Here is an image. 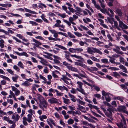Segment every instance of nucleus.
<instances>
[{
	"label": "nucleus",
	"instance_id": "nucleus-1",
	"mask_svg": "<svg viewBox=\"0 0 128 128\" xmlns=\"http://www.w3.org/2000/svg\"><path fill=\"white\" fill-rule=\"evenodd\" d=\"M16 36L18 37L20 39H22L23 41L26 42H28L27 43H25L23 42H22L21 41L18 39L17 38L14 37V36H12V38H13L16 40V42H19V43H22L24 45H26L27 46H28L29 44H30V42H29V40H26L24 38V37L22 36V35L18 34L16 35Z\"/></svg>",
	"mask_w": 128,
	"mask_h": 128
},
{
	"label": "nucleus",
	"instance_id": "nucleus-2",
	"mask_svg": "<svg viewBox=\"0 0 128 128\" xmlns=\"http://www.w3.org/2000/svg\"><path fill=\"white\" fill-rule=\"evenodd\" d=\"M92 49L93 50H92L90 47H88V48L87 49L88 52L89 54H92V52L94 53L96 52L98 53L100 55H102V52L98 49H97L94 48H92Z\"/></svg>",
	"mask_w": 128,
	"mask_h": 128
},
{
	"label": "nucleus",
	"instance_id": "nucleus-3",
	"mask_svg": "<svg viewBox=\"0 0 128 128\" xmlns=\"http://www.w3.org/2000/svg\"><path fill=\"white\" fill-rule=\"evenodd\" d=\"M117 108L118 111L120 112H123L128 115V111L126 110V107L125 106H119Z\"/></svg>",
	"mask_w": 128,
	"mask_h": 128
},
{
	"label": "nucleus",
	"instance_id": "nucleus-4",
	"mask_svg": "<svg viewBox=\"0 0 128 128\" xmlns=\"http://www.w3.org/2000/svg\"><path fill=\"white\" fill-rule=\"evenodd\" d=\"M37 58L41 60L42 61H40V62L44 65L46 66H48V64L44 63V62L46 63H48V62L46 60L43 58H42L40 57L38 55Z\"/></svg>",
	"mask_w": 128,
	"mask_h": 128
},
{
	"label": "nucleus",
	"instance_id": "nucleus-5",
	"mask_svg": "<svg viewBox=\"0 0 128 128\" xmlns=\"http://www.w3.org/2000/svg\"><path fill=\"white\" fill-rule=\"evenodd\" d=\"M32 40L33 42L36 43H33L32 44L33 46H35L36 48L38 47V45H41V42H39L38 40L35 39L34 38H32Z\"/></svg>",
	"mask_w": 128,
	"mask_h": 128
},
{
	"label": "nucleus",
	"instance_id": "nucleus-6",
	"mask_svg": "<svg viewBox=\"0 0 128 128\" xmlns=\"http://www.w3.org/2000/svg\"><path fill=\"white\" fill-rule=\"evenodd\" d=\"M14 52L15 53L18 55L20 56H24L26 57H28L29 56V55L26 52H24L20 53L18 52H15L14 51Z\"/></svg>",
	"mask_w": 128,
	"mask_h": 128
},
{
	"label": "nucleus",
	"instance_id": "nucleus-7",
	"mask_svg": "<svg viewBox=\"0 0 128 128\" xmlns=\"http://www.w3.org/2000/svg\"><path fill=\"white\" fill-rule=\"evenodd\" d=\"M48 101L50 103L52 104L58 103L57 101V99L54 98H52L48 100Z\"/></svg>",
	"mask_w": 128,
	"mask_h": 128
},
{
	"label": "nucleus",
	"instance_id": "nucleus-8",
	"mask_svg": "<svg viewBox=\"0 0 128 128\" xmlns=\"http://www.w3.org/2000/svg\"><path fill=\"white\" fill-rule=\"evenodd\" d=\"M40 104L42 105L46 109H47L48 103L46 100L42 101L40 100Z\"/></svg>",
	"mask_w": 128,
	"mask_h": 128
},
{
	"label": "nucleus",
	"instance_id": "nucleus-9",
	"mask_svg": "<svg viewBox=\"0 0 128 128\" xmlns=\"http://www.w3.org/2000/svg\"><path fill=\"white\" fill-rule=\"evenodd\" d=\"M57 88L58 89L61 90V91H63L64 90H66L68 91V89L64 86H58Z\"/></svg>",
	"mask_w": 128,
	"mask_h": 128
},
{
	"label": "nucleus",
	"instance_id": "nucleus-10",
	"mask_svg": "<svg viewBox=\"0 0 128 128\" xmlns=\"http://www.w3.org/2000/svg\"><path fill=\"white\" fill-rule=\"evenodd\" d=\"M120 68L122 70H123V72L126 73H128V72L127 71V69L123 65L121 64L119 66Z\"/></svg>",
	"mask_w": 128,
	"mask_h": 128
},
{
	"label": "nucleus",
	"instance_id": "nucleus-11",
	"mask_svg": "<svg viewBox=\"0 0 128 128\" xmlns=\"http://www.w3.org/2000/svg\"><path fill=\"white\" fill-rule=\"evenodd\" d=\"M91 68L92 69V70L89 68V67L87 68L88 70L91 72H92V71L96 72L98 70V69L96 67H91Z\"/></svg>",
	"mask_w": 128,
	"mask_h": 128
},
{
	"label": "nucleus",
	"instance_id": "nucleus-12",
	"mask_svg": "<svg viewBox=\"0 0 128 128\" xmlns=\"http://www.w3.org/2000/svg\"><path fill=\"white\" fill-rule=\"evenodd\" d=\"M77 90L80 92L81 93L83 94L84 95H86V94L84 90L82 88H80L79 89L78 88H77L76 89Z\"/></svg>",
	"mask_w": 128,
	"mask_h": 128
},
{
	"label": "nucleus",
	"instance_id": "nucleus-13",
	"mask_svg": "<svg viewBox=\"0 0 128 128\" xmlns=\"http://www.w3.org/2000/svg\"><path fill=\"white\" fill-rule=\"evenodd\" d=\"M37 95L38 96V98L40 102V100L42 101L44 100H46L43 96L40 94H38Z\"/></svg>",
	"mask_w": 128,
	"mask_h": 128
},
{
	"label": "nucleus",
	"instance_id": "nucleus-14",
	"mask_svg": "<svg viewBox=\"0 0 128 128\" xmlns=\"http://www.w3.org/2000/svg\"><path fill=\"white\" fill-rule=\"evenodd\" d=\"M115 46H116V49L115 48H114L113 49V50L114 51L118 54L120 52L119 50H120V48L119 46H116V45Z\"/></svg>",
	"mask_w": 128,
	"mask_h": 128
},
{
	"label": "nucleus",
	"instance_id": "nucleus-15",
	"mask_svg": "<svg viewBox=\"0 0 128 128\" xmlns=\"http://www.w3.org/2000/svg\"><path fill=\"white\" fill-rule=\"evenodd\" d=\"M109 22L111 24H113V22H114V19L113 18H110L108 17L107 18Z\"/></svg>",
	"mask_w": 128,
	"mask_h": 128
},
{
	"label": "nucleus",
	"instance_id": "nucleus-16",
	"mask_svg": "<svg viewBox=\"0 0 128 128\" xmlns=\"http://www.w3.org/2000/svg\"><path fill=\"white\" fill-rule=\"evenodd\" d=\"M30 85V83L27 81L25 82H24L22 84V85L26 87H27Z\"/></svg>",
	"mask_w": 128,
	"mask_h": 128
},
{
	"label": "nucleus",
	"instance_id": "nucleus-17",
	"mask_svg": "<svg viewBox=\"0 0 128 128\" xmlns=\"http://www.w3.org/2000/svg\"><path fill=\"white\" fill-rule=\"evenodd\" d=\"M69 68L68 70H69L76 72H78V70L76 68L71 66L69 67Z\"/></svg>",
	"mask_w": 128,
	"mask_h": 128
},
{
	"label": "nucleus",
	"instance_id": "nucleus-18",
	"mask_svg": "<svg viewBox=\"0 0 128 128\" xmlns=\"http://www.w3.org/2000/svg\"><path fill=\"white\" fill-rule=\"evenodd\" d=\"M116 11L119 16H122V12L121 10L120 9H118L116 10Z\"/></svg>",
	"mask_w": 128,
	"mask_h": 128
},
{
	"label": "nucleus",
	"instance_id": "nucleus-19",
	"mask_svg": "<svg viewBox=\"0 0 128 128\" xmlns=\"http://www.w3.org/2000/svg\"><path fill=\"white\" fill-rule=\"evenodd\" d=\"M0 77L6 80H7L9 82L10 81V79L8 77H6L5 76L0 75Z\"/></svg>",
	"mask_w": 128,
	"mask_h": 128
},
{
	"label": "nucleus",
	"instance_id": "nucleus-20",
	"mask_svg": "<svg viewBox=\"0 0 128 128\" xmlns=\"http://www.w3.org/2000/svg\"><path fill=\"white\" fill-rule=\"evenodd\" d=\"M55 46H57L59 48L61 49H62L63 50H67V49L66 48L60 45H58V44H56L55 45Z\"/></svg>",
	"mask_w": 128,
	"mask_h": 128
},
{
	"label": "nucleus",
	"instance_id": "nucleus-21",
	"mask_svg": "<svg viewBox=\"0 0 128 128\" xmlns=\"http://www.w3.org/2000/svg\"><path fill=\"white\" fill-rule=\"evenodd\" d=\"M78 107L79 108H77L78 110H79L81 111H82L81 109L83 110H85L86 108H85L83 107V106L80 105V104H78Z\"/></svg>",
	"mask_w": 128,
	"mask_h": 128
},
{
	"label": "nucleus",
	"instance_id": "nucleus-22",
	"mask_svg": "<svg viewBox=\"0 0 128 128\" xmlns=\"http://www.w3.org/2000/svg\"><path fill=\"white\" fill-rule=\"evenodd\" d=\"M116 125L119 128H124L123 124L121 122H120L119 123H117Z\"/></svg>",
	"mask_w": 128,
	"mask_h": 128
},
{
	"label": "nucleus",
	"instance_id": "nucleus-23",
	"mask_svg": "<svg viewBox=\"0 0 128 128\" xmlns=\"http://www.w3.org/2000/svg\"><path fill=\"white\" fill-rule=\"evenodd\" d=\"M39 118L41 121H44V119H46L47 117L46 115H43L42 116L40 117Z\"/></svg>",
	"mask_w": 128,
	"mask_h": 128
},
{
	"label": "nucleus",
	"instance_id": "nucleus-24",
	"mask_svg": "<svg viewBox=\"0 0 128 128\" xmlns=\"http://www.w3.org/2000/svg\"><path fill=\"white\" fill-rule=\"evenodd\" d=\"M63 99L64 100V102L66 104H68L70 102V100L64 97H63Z\"/></svg>",
	"mask_w": 128,
	"mask_h": 128
},
{
	"label": "nucleus",
	"instance_id": "nucleus-25",
	"mask_svg": "<svg viewBox=\"0 0 128 128\" xmlns=\"http://www.w3.org/2000/svg\"><path fill=\"white\" fill-rule=\"evenodd\" d=\"M63 64L64 66H66L68 69H69V67H70V66L71 65L70 64L67 63L66 62H63Z\"/></svg>",
	"mask_w": 128,
	"mask_h": 128
},
{
	"label": "nucleus",
	"instance_id": "nucleus-26",
	"mask_svg": "<svg viewBox=\"0 0 128 128\" xmlns=\"http://www.w3.org/2000/svg\"><path fill=\"white\" fill-rule=\"evenodd\" d=\"M112 74H112V76L115 77L116 78L117 76H120V75L116 72H112Z\"/></svg>",
	"mask_w": 128,
	"mask_h": 128
},
{
	"label": "nucleus",
	"instance_id": "nucleus-27",
	"mask_svg": "<svg viewBox=\"0 0 128 128\" xmlns=\"http://www.w3.org/2000/svg\"><path fill=\"white\" fill-rule=\"evenodd\" d=\"M58 13V15L60 16L62 18H64L66 17V14H65L64 13L62 14H61L58 12H57Z\"/></svg>",
	"mask_w": 128,
	"mask_h": 128
},
{
	"label": "nucleus",
	"instance_id": "nucleus-28",
	"mask_svg": "<svg viewBox=\"0 0 128 128\" xmlns=\"http://www.w3.org/2000/svg\"><path fill=\"white\" fill-rule=\"evenodd\" d=\"M68 124H72L74 123V121L72 119H70L68 120Z\"/></svg>",
	"mask_w": 128,
	"mask_h": 128
},
{
	"label": "nucleus",
	"instance_id": "nucleus-29",
	"mask_svg": "<svg viewBox=\"0 0 128 128\" xmlns=\"http://www.w3.org/2000/svg\"><path fill=\"white\" fill-rule=\"evenodd\" d=\"M91 112L95 116H96V117H99L101 118L102 117V116H100L99 114H98L96 113V112H94L92 110H91Z\"/></svg>",
	"mask_w": 128,
	"mask_h": 128
},
{
	"label": "nucleus",
	"instance_id": "nucleus-30",
	"mask_svg": "<svg viewBox=\"0 0 128 128\" xmlns=\"http://www.w3.org/2000/svg\"><path fill=\"white\" fill-rule=\"evenodd\" d=\"M65 56L66 58L71 63L73 62L70 59V56L69 55H68L66 54H65Z\"/></svg>",
	"mask_w": 128,
	"mask_h": 128
},
{
	"label": "nucleus",
	"instance_id": "nucleus-31",
	"mask_svg": "<svg viewBox=\"0 0 128 128\" xmlns=\"http://www.w3.org/2000/svg\"><path fill=\"white\" fill-rule=\"evenodd\" d=\"M101 61L103 63L106 64L108 63L109 62L108 61V60L106 58L102 59L101 60Z\"/></svg>",
	"mask_w": 128,
	"mask_h": 128
},
{
	"label": "nucleus",
	"instance_id": "nucleus-32",
	"mask_svg": "<svg viewBox=\"0 0 128 128\" xmlns=\"http://www.w3.org/2000/svg\"><path fill=\"white\" fill-rule=\"evenodd\" d=\"M18 65L21 68H22V69L24 68V66L22 62H19L18 64Z\"/></svg>",
	"mask_w": 128,
	"mask_h": 128
},
{
	"label": "nucleus",
	"instance_id": "nucleus-33",
	"mask_svg": "<svg viewBox=\"0 0 128 128\" xmlns=\"http://www.w3.org/2000/svg\"><path fill=\"white\" fill-rule=\"evenodd\" d=\"M32 25V26H37L38 24L36 22L32 21H30L29 22Z\"/></svg>",
	"mask_w": 128,
	"mask_h": 128
},
{
	"label": "nucleus",
	"instance_id": "nucleus-34",
	"mask_svg": "<svg viewBox=\"0 0 128 128\" xmlns=\"http://www.w3.org/2000/svg\"><path fill=\"white\" fill-rule=\"evenodd\" d=\"M77 84L79 86V88H82L83 83L82 82L78 81L77 82Z\"/></svg>",
	"mask_w": 128,
	"mask_h": 128
},
{
	"label": "nucleus",
	"instance_id": "nucleus-35",
	"mask_svg": "<svg viewBox=\"0 0 128 128\" xmlns=\"http://www.w3.org/2000/svg\"><path fill=\"white\" fill-rule=\"evenodd\" d=\"M109 69L111 70H119V68L115 67H110L108 68Z\"/></svg>",
	"mask_w": 128,
	"mask_h": 128
},
{
	"label": "nucleus",
	"instance_id": "nucleus-36",
	"mask_svg": "<svg viewBox=\"0 0 128 128\" xmlns=\"http://www.w3.org/2000/svg\"><path fill=\"white\" fill-rule=\"evenodd\" d=\"M69 50L70 52L72 53H76L75 48L74 49L73 48H70L69 49Z\"/></svg>",
	"mask_w": 128,
	"mask_h": 128
},
{
	"label": "nucleus",
	"instance_id": "nucleus-37",
	"mask_svg": "<svg viewBox=\"0 0 128 128\" xmlns=\"http://www.w3.org/2000/svg\"><path fill=\"white\" fill-rule=\"evenodd\" d=\"M108 96V98H107L106 96L105 97L106 100V102H110L111 100V99L109 96H109Z\"/></svg>",
	"mask_w": 128,
	"mask_h": 128
},
{
	"label": "nucleus",
	"instance_id": "nucleus-38",
	"mask_svg": "<svg viewBox=\"0 0 128 128\" xmlns=\"http://www.w3.org/2000/svg\"><path fill=\"white\" fill-rule=\"evenodd\" d=\"M74 33L76 36L79 37H81L82 36V34L77 32H74Z\"/></svg>",
	"mask_w": 128,
	"mask_h": 128
},
{
	"label": "nucleus",
	"instance_id": "nucleus-39",
	"mask_svg": "<svg viewBox=\"0 0 128 128\" xmlns=\"http://www.w3.org/2000/svg\"><path fill=\"white\" fill-rule=\"evenodd\" d=\"M35 38L36 39H38L42 40H45L44 39V38L42 37L41 36H36L35 37Z\"/></svg>",
	"mask_w": 128,
	"mask_h": 128
},
{
	"label": "nucleus",
	"instance_id": "nucleus-40",
	"mask_svg": "<svg viewBox=\"0 0 128 128\" xmlns=\"http://www.w3.org/2000/svg\"><path fill=\"white\" fill-rule=\"evenodd\" d=\"M103 102L105 105L108 106L109 107H111V105L110 104L108 103V102L106 101H104Z\"/></svg>",
	"mask_w": 128,
	"mask_h": 128
},
{
	"label": "nucleus",
	"instance_id": "nucleus-41",
	"mask_svg": "<svg viewBox=\"0 0 128 128\" xmlns=\"http://www.w3.org/2000/svg\"><path fill=\"white\" fill-rule=\"evenodd\" d=\"M102 94L103 96H109V95L108 93H106L105 91L103 90L102 92Z\"/></svg>",
	"mask_w": 128,
	"mask_h": 128
},
{
	"label": "nucleus",
	"instance_id": "nucleus-42",
	"mask_svg": "<svg viewBox=\"0 0 128 128\" xmlns=\"http://www.w3.org/2000/svg\"><path fill=\"white\" fill-rule=\"evenodd\" d=\"M13 68L14 69L18 71V72L20 71V68L18 67L16 65H15L14 66Z\"/></svg>",
	"mask_w": 128,
	"mask_h": 128
},
{
	"label": "nucleus",
	"instance_id": "nucleus-43",
	"mask_svg": "<svg viewBox=\"0 0 128 128\" xmlns=\"http://www.w3.org/2000/svg\"><path fill=\"white\" fill-rule=\"evenodd\" d=\"M107 110L110 112V114H112V112H113L114 111L113 109L112 108H108L107 109Z\"/></svg>",
	"mask_w": 128,
	"mask_h": 128
},
{
	"label": "nucleus",
	"instance_id": "nucleus-44",
	"mask_svg": "<svg viewBox=\"0 0 128 128\" xmlns=\"http://www.w3.org/2000/svg\"><path fill=\"white\" fill-rule=\"evenodd\" d=\"M18 78V76H16L15 77H13L12 78V79L13 81L15 82H17V80Z\"/></svg>",
	"mask_w": 128,
	"mask_h": 128
},
{
	"label": "nucleus",
	"instance_id": "nucleus-45",
	"mask_svg": "<svg viewBox=\"0 0 128 128\" xmlns=\"http://www.w3.org/2000/svg\"><path fill=\"white\" fill-rule=\"evenodd\" d=\"M122 28H121L122 29H127L128 28V26H127L124 24V23L123 24V25L122 26Z\"/></svg>",
	"mask_w": 128,
	"mask_h": 128
},
{
	"label": "nucleus",
	"instance_id": "nucleus-46",
	"mask_svg": "<svg viewBox=\"0 0 128 128\" xmlns=\"http://www.w3.org/2000/svg\"><path fill=\"white\" fill-rule=\"evenodd\" d=\"M94 96L96 98H97L98 99L100 98L101 96L100 95V94H94Z\"/></svg>",
	"mask_w": 128,
	"mask_h": 128
},
{
	"label": "nucleus",
	"instance_id": "nucleus-47",
	"mask_svg": "<svg viewBox=\"0 0 128 128\" xmlns=\"http://www.w3.org/2000/svg\"><path fill=\"white\" fill-rule=\"evenodd\" d=\"M63 21L64 22L67 24L69 26H70L71 25V23L70 22H68L67 20H64Z\"/></svg>",
	"mask_w": 128,
	"mask_h": 128
},
{
	"label": "nucleus",
	"instance_id": "nucleus-48",
	"mask_svg": "<svg viewBox=\"0 0 128 128\" xmlns=\"http://www.w3.org/2000/svg\"><path fill=\"white\" fill-rule=\"evenodd\" d=\"M8 32H8V34H6L7 35H8L9 36H11V35L9 34L10 33L11 34H13L14 33V32L12 30H8Z\"/></svg>",
	"mask_w": 128,
	"mask_h": 128
},
{
	"label": "nucleus",
	"instance_id": "nucleus-49",
	"mask_svg": "<svg viewBox=\"0 0 128 128\" xmlns=\"http://www.w3.org/2000/svg\"><path fill=\"white\" fill-rule=\"evenodd\" d=\"M120 86L123 89H126L127 87L124 84H122L120 85Z\"/></svg>",
	"mask_w": 128,
	"mask_h": 128
},
{
	"label": "nucleus",
	"instance_id": "nucleus-50",
	"mask_svg": "<svg viewBox=\"0 0 128 128\" xmlns=\"http://www.w3.org/2000/svg\"><path fill=\"white\" fill-rule=\"evenodd\" d=\"M6 70L11 74L14 75V72L11 69H7Z\"/></svg>",
	"mask_w": 128,
	"mask_h": 128
},
{
	"label": "nucleus",
	"instance_id": "nucleus-51",
	"mask_svg": "<svg viewBox=\"0 0 128 128\" xmlns=\"http://www.w3.org/2000/svg\"><path fill=\"white\" fill-rule=\"evenodd\" d=\"M124 23L123 22L121 21H120L119 22V27H120L121 28H122V26Z\"/></svg>",
	"mask_w": 128,
	"mask_h": 128
},
{
	"label": "nucleus",
	"instance_id": "nucleus-52",
	"mask_svg": "<svg viewBox=\"0 0 128 128\" xmlns=\"http://www.w3.org/2000/svg\"><path fill=\"white\" fill-rule=\"evenodd\" d=\"M48 14L49 16L54 17L55 16H56L55 14L52 12H50Z\"/></svg>",
	"mask_w": 128,
	"mask_h": 128
},
{
	"label": "nucleus",
	"instance_id": "nucleus-53",
	"mask_svg": "<svg viewBox=\"0 0 128 128\" xmlns=\"http://www.w3.org/2000/svg\"><path fill=\"white\" fill-rule=\"evenodd\" d=\"M52 75L54 78H59L58 76L55 74V73L54 72H52Z\"/></svg>",
	"mask_w": 128,
	"mask_h": 128
},
{
	"label": "nucleus",
	"instance_id": "nucleus-54",
	"mask_svg": "<svg viewBox=\"0 0 128 128\" xmlns=\"http://www.w3.org/2000/svg\"><path fill=\"white\" fill-rule=\"evenodd\" d=\"M82 124L86 126H88L89 124L88 122L86 121H82Z\"/></svg>",
	"mask_w": 128,
	"mask_h": 128
},
{
	"label": "nucleus",
	"instance_id": "nucleus-55",
	"mask_svg": "<svg viewBox=\"0 0 128 128\" xmlns=\"http://www.w3.org/2000/svg\"><path fill=\"white\" fill-rule=\"evenodd\" d=\"M80 26L82 28H83L84 30H86V31H88L89 30L85 26H83L82 25H80Z\"/></svg>",
	"mask_w": 128,
	"mask_h": 128
},
{
	"label": "nucleus",
	"instance_id": "nucleus-56",
	"mask_svg": "<svg viewBox=\"0 0 128 128\" xmlns=\"http://www.w3.org/2000/svg\"><path fill=\"white\" fill-rule=\"evenodd\" d=\"M20 91L19 90H18L15 91V95L16 96H18L20 94Z\"/></svg>",
	"mask_w": 128,
	"mask_h": 128
},
{
	"label": "nucleus",
	"instance_id": "nucleus-57",
	"mask_svg": "<svg viewBox=\"0 0 128 128\" xmlns=\"http://www.w3.org/2000/svg\"><path fill=\"white\" fill-rule=\"evenodd\" d=\"M0 32H2L5 33L6 34H8V32H7L5 31L4 30L0 29Z\"/></svg>",
	"mask_w": 128,
	"mask_h": 128
},
{
	"label": "nucleus",
	"instance_id": "nucleus-58",
	"mask_svg": "<svg viewBox=\"0 0 128 128\" xmlns=\"http://www.w3.org/2000/svg\"><path fill=\"white\" fill-rule=\"evenodd\" d=\"M94 89L96 90L98 92L100 91V88L97 86H94Z\"/></svg>",
	"mask_w": 128,
	"mask_h": 128
},
{
	"label": "nucleus",
	"instance_id": "nucleus-59",
	"mask_svg": "<svg viewBox=\"0 0 128 128\" xmlns=\"http://www.w3.org/2000/svg\"><path fill=\"white\" fill-rule=\"evenodd\" d=\"M41 17L42 18V19L45 22H48V21L47 20V19L46 18H45L43 16H41Z\"/></svg>",
	"mask_w": 128,
	"mask_h": 128
},
{
	"label": "nucleus",
	"instance_id": "nucleus-60",
	"mask_svg": "<svg viewBox=\"0 0 128 128\" xmlns=\"http://www.w3.org/2000/svg\"><path fill=\"white\" fill-rule=\"evenodd\" d=\"M76 51H77L78 52H82L83 51V50L81 48H75Z\"/></svg>",
	"mask_w": 128,
	"mask_h": 128
},
{
	"label": "nucleus",
	"instance_id": "nucleus-61",
	"mask_svg": "<svg viewBox=\"0 0 128 128\" xmlns=\"http://www.w3.org/2000/svg\"><path fill=\"white\" fill-rule=\"evenodd\" d=\"M36 22L38 23H42L43 21L42 20L40 19L37 18L36 20H34Z\"/></svg>",
	"mask_w": 128,
	"mask_h": 128
},
{
	"label": "nucleus",
	"instance_id": "nucleus-62",
	"mask_svg": "<svg viewBox=\"0 0 128 128\" xmlns=\"http://www.w3.org/2000/svg\"><path fill=\"white\" fill-rule=\"evenodd\" d=\"M107 36L109 40H110L112 42V41L113 38L111 36L110 34H108V35Z\"/></svg>",
	"mask_w": 128,
	"mask_h": 128
},
{
	"label": "nucleus",
	"instance_id": "nucleus-63",
	"mask_svg": "<svg viewBox=\"0 0 128 128\" xmlns=\"http://www.w3.org/2000/svg\"><path fill=\"white\" fill-rule=\"evenodd\" d=\"M87 62L88 64L90 65H92L93 64V62L90 60H88Z\"/></svg>",
	"mask_w": 128,
	"mask_h": 128
},
{
	"label": "nucleus",
	"instance_id": "nucleus-64",
	"mask_svg": "<svg viewBox=\"0 0 128 128\" xmlns=\"http://www.w3.org/2000/svg\"><path fill=\"white\" fill-rule=\"evenodd\" d=\"M106 76L107 78L110 80H111L112 79H113V78H112V77H111V76L109 75H106Z\"/></svg>",
	"mask_w": 128,
	"mask_h": 128
}]
</instances>
